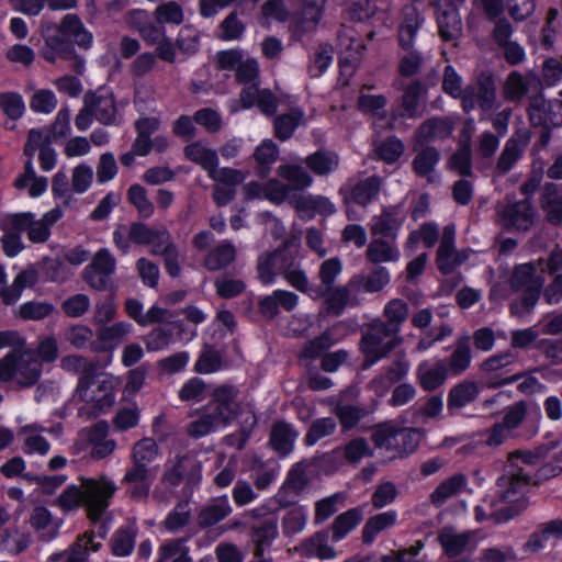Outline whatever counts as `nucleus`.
<instances>
[{
    "mask_svg": "<svg viewBox=\"0 0 562 562\" xmlns=\"http://www.w3.org/2000/svg\"><path fill=\"white\" fill-rule=\"evenodd\" d=\"M453 131V123L448 117L430 119L418 128L416 140L419 145L449 137Z\"/></svg>",
    "mask_w": 562,
    "mask_h": 562,
    "instance_id": "obj_30",
    "label": "nucleus"
},
{
    "mask_svg": "<svg viewBox=\"0 0 562 562\" xmlns=\"http://www.w3.org/2000/svg\"><path fill=\"white\" fill-rule=\"evenodd\" d=\"M86 104H91L93 115L103 124H111L115 120L116 108L112 94H92L86 97Z\"/></svg>",
    "mask_w": 562,
    "mask_h": 562,
    "instance_id": "obj_47",
    "label": "nucleus"
},
{
    "mask_svg": "<svg viewBox=\"0 0 562 562\" xmlns=\"http://www.w3.org/2000/svg\"><path fill=\"white\" fill-rule=\"evenodd\" d=\"M307 167L316 175H327L337 169L339 157L333 151H316L305 159Z\"/></svg>",
    "mask_w": 562,
    "mask_h": 562,
    "instance_id": "obj_56",
    "label": "nucleus"
},
{
    "mask_svg": "<svg viewBox=\"0 0 562 562\" xmlns=\"http://www.w3.org/2000/svg\"><path fill=\"white\" fill-rule=\"evenodd\" d=\"M37 280L38 276L35 269L27 268L20 271L10 285V290L4 291L3 302L5 304H14L21 297L23 291L27 288L34 286Z\"/></svg>",
    "mask_w": 562,
    "mask_h": 562,
    "instance_id": "obj_48",
    "label": "nucleus"
},
{
    "mask_svg": "<svg viewBox=\"0 0 562 562\" xmlns=\"http://www.w3.org/2000/svg\"><path fill=\"white\" fill-rule=\"evenodd\" d=\"M402 342L400 335L383 322L374 323L363 335L361 351L366 357L363 369H368L384 358Z\"/></svg>",
    "mask_w": 562,
    "mask_h": 562,
    "instance_id": "obj_12",
    "label": "nucleus"
},
{
    "mask_svg": "<svg viewBox=\"0 0 562 562\" xmlns=\"http://www.w3.org/2000/svg\"><path fill=\"white\" fill-rule=\"evenodd\" d=\"M231 172L221 176V179H212L215 182L213 199L218 206L232 202L236 195V187L247 178V173L240 170L231 168Z\"/></svg>",
    "mask_w": 562,
    "mask_h": 562,
    "instance_id": "obj_25",
    "label": "nucleus"
},
{
    "mask_svg": "<svg viewBox=\"0 0 562 562\" xmlns=\"http://www.w3.org/2000/svg\"><path fill=\"white\" fill-rule=\"evenodd\" d=\"M79 481L83 490L87 516L92 524H100L97 532L98 537L103 540L110 529L109 526L103 522V517L117 491V485L106 475L97 477L81 476Z\"/></svg>",
    "mask_w": 562,
    "mask_h": 562,
    "instance_id": "obj_7",
    "label": "nucleus"
},
{
    "mask_svg": "<svg viewBox=\"0 0 562 562\" xmlns=\"http://www.w3.org/2000/svg\"><path fill=\"white\" fill-rule=\"evenodd\" d=\"M46 431L45 428L38 424L27 425L22 428L21 432L24 435V451L33 454H46L49 450L48 441L42 436Z\"/></svg>",
    "mask_w": 562,
    "mask_h": 562,
    "instance_id": "obj_51",
    "label": "nucleus"
},
{
    "mask_svg": "<svg viewBox=\"0 0 562 562\" xmlns=\"http://www.w3.org/2000/svg\"><path fill=\"white\" fill-rule=\"evenodd\" d=\"M101 539L94 541V531L86 532L78 539L76 546L69 552L54 554L48 562H87L90 551H98L101 548Z\"/></svg>",
    "mask_w": 562,
    "mask_h": 562,
    "instance_id": "obj_27",
    "label": "nucleus"
},
{
    "mask_svg": "<svg viewBox=\"0 0 562 562\" xmlns=\"http://www.w3.org/2000/svg\"><path fill=\"white\" fill-rule=\"evenodd\" d=\"M416 378L425 391L431 392L446 382L448 368L442 359H427L417 366Z\"/></svg>",
    "mask_w": 562,
    "mask_h": 562,
    "instance_id": "obj_22",
    "label": "nucleus"
},
{
    "mask_svg": "<svg viewBox=\"0 0 562 562\" xmlns=\"http://www.w3.org/2000/svg\"><path fill=\"white\" fill-rule=\"evenodd\" d=\"M513 454L528 456L533 462V471L530 474L527 488L531 483L539 484L543 481L550 480L562 473V450L554 453L549 462L537 470L539 462L538 456L531 452H514Z\"/></svg>",
    "mask_w": 562,
    "mask_h": 562,
    "instance_id": "obj_28",
    "label": "nucleus"
},
{
    "mask_svg": "<svg viewBox=\"0 0 562 562\" xmlns=\"http://www.w3.org/2000/svg\"><path fill=\"white\" fill-rule=\"evenodd\" d=\"M308 518V509L303 505L292 507L282 519L284 535L292 536L304 530Z\"/></svg>",
    "mask_w": 562,
    "mask_h": 562,
    "instance_id": "obj_60",
    "label": "nucleus"
},
{
    "mask_svg": "<svg viewBox=\"0 0 562 562\" xmlns=\"http://www.w3.org/2000/svg\"><path fill=\"white\" fill-rule=\"evenodd\" d=\"M423 432L415 428H395L392 424L380 425L373 431L376 447L398 453L413 452L420 443Z\"/></svg>",
    "mask_w": 562,
    "mask_h": 562,
    "instance_id": "obj_13",
    "label": "nucleus"
},
{
    "mask_svg": "<svg viewBox=\"0 0 562 562\" xmlns=\"http://www.w3.org/2000/svg\"><path fill=\"white\" fill-rule=\"evenodd\" d=\"M368 259L374 263L397 261L400 259V250L395 244V239L382 237H373L367 249Z\"/></svg>",
    "mask_w": 562,
    "mask_h": 562,
    "instance_id": "obj_32",
    "label": "nucleus"
},
{
    "mask_svg": "<svg viewBox=\"0 0 562 562\" xmlns=\"http://www.w3.org/2000/svg\"><path fill=\"white\" fill-rule=\"evenodd\" d=\"M380 188V178L369 177L352 188L350 199L360 205H367L379 194Z\"/></svg>",
    "mask_w": 562,
    "mask_h": 562,
    "instance_id": "obj_57",
    "label": "nucleus"
},
{
    "mask_svg": "<svg viewBox=\"0 0 562 562\" xmlns=\"http://www.w3.org/2000/svg\"><path fill=\"white\" fill-rule=\"evenodd\" d=\"M528 142L529 136L527 132L519 131L515 133L505 144L497 162V169L502 172H507L518 160Z\"/></svg>",
    "mask_w": 562,
    "mask_h": 562,
    "instance_id": "obj_31",
    "label": "nucleus"
},
{
    "mask_svg": "<svg viewBox=\"0 0 562 562\" xmlns=\"http://www.w3.org/2000/svg\"><path fill=\"white\" fill-rule=\"evenodd\" d=\"M301 552L306 557H316L321 560H331L337 557L336 550L329 544L324 532H317L301 544Z\"/></svg>",
    "mask_w": 562,
    "mask_h": 562,
    "instance_id": "obj_45",
    "label": "nucleus"
},
{
    "mask_svg": "<svg viewBox=\"0 0 562 562\" xmlns=\"http://www.w3.org/2000/svg\"><path fill=\"white\" fill-rule=\"evenodd\" d=\"M402 221L395 210H385L381 215L373 217L371 233L373 237L395 239Z\"/></svg>",
    "mask_w": 562,
    "mask_h": 562,
    "instance_id": "obj_41",
    "label": "nucleus"
},
{
    "mask_svg": "<svg viewBox=\"0 0 562 562\" xmlns=\"http://www.w3.org/2000/svg\"><path fill=\"white\" fill-rule=\"evenodd\" d=\"M323 16V7L316 1L306 0L293 18L294 26L300 32L314 31Z\"/></svg>",
    "mask_w": 562,
    "mask_h": 562,
    "instance_id": "obj_39",
    "label": "nucleus"
},
{
    "mask_svg": "<svg viewBox=\"0 0 562 562\" xmlns=\"http://www.w3.org/2000/svg\"><path fill=\"white\" fill-rule=\"evenodd\" d=\"M159 456V449L153 438H143L138 440L132 448V467L139 469H157V467H148Z\"/></svg>",
    "mask_w": 562,
    "mask_h": 562,
    "instance_id": "obj_38",
    "label": "nucleus"
},
{
    "mask_svg": "<svg viewBox=\"0 0 562 562\" xmlns=\"http://www.w3.org/2000/svg\"><path fill=\"white\" fill-rule=\"evenodd\" d=\"M363 512L360 508H351L338 515L331 525V539L339 542L345 539L361 522Z\"/></svg>",
    "mask_w": 562,
    "mask_h": 562,
    "instance_id": "obj_36",
    "label": "nucleus"
},
{
    "mask_svg": "<svg viewBox=\"0 0 562 562\" xmlns=\"http://www.w3.org/2000/svg\"><path fill=\"white\" fill-rule=\"evenodd\" d=\"M479 395V386L473 381H463L454 385L448 395V409L453 413L473 402Z\"/></svg>",
    "mask_w": 562,
    "mask_h": 562,
    "instance_id": "obj_40",
    "label": "nucleus"
},
{
    "mask_svg": "<svg viewBox=\"0 0 562 562\" xmlns=\"http://www.w3.org/2000/svg\"><path fill=\"white\" fill-rule=\"evenodd\" d=\"M440 155L436 148L428 147L420 151L413 161L414 170L417 175L426 177L429 182H436L439 177L435 171L439 162Z\"/></svg>",
    "mask_w": 562,
    "mask_h": 562,
    "instance_id": "obj_49",
    "label": "nucleus"
},
{
    "mask_svg": "<svg viewBox=\"0 0 562 562\" xmlns=\"http://www.w3.org/2000/svg\"><path fill=\"white\" fill-rule=\"evenodd\" d=\"M30 524L45 541L53 540L57 536L61 526V521L59 519H55L50 512L42 506L33 509L30 517Z\"/></svg>",
    "mask_w": 562,
    "mask_h": 562,
    "instance_id": "obj_29",
    "label": "nucleus"
},
{
    "mask_svg": "<svg viewBox=\"0 0 562 562\" xmlns=\"http://www.w3.org/2000/svg\"><path fill=\"white\" fill-rule=\"evenodd\" d=\"M299 252L294 243H282V246L274 251L261 254L257 260V272L261 283L271 285L276 282L278 274H284L288 267L293 262V256Z\"/></svg>",
    "mask_w": 562,
    "mask_h": 562,
    "instance_id": "obj_14",
    "label": "nucleus"
},
{
    "mask_svg": "<svg viewBox=\"0 0 562 562\" xmlns=\"http://www.w3.org/2000/svg\"><path fill=\"white\" fill-rule=\"evenodd\" d=\"M232 513V506L228 497L222 496L215 498L212 503L205 506L199 514L198 521L202 527H212Z\"/></svg>",
    "mask_w": 562,
    "mask_h": 562,
    "instance_id": "obj_37",
    "label": "nucleus"
},
{
    "mask_svg": "<svg viewBox=\"0 0 562 562\" xmlns=\"http://www.w3.org/2000/svg\"><path fill=\"white\" fill-rule=\"evenodd\" d=\"M279 156V148L271 139H263L255 149L254 157L261 175L270 171Z\"/></svg>",
    "mask_w": 562,
    "mask_h": 562,
    "instance_id": "obj_62",
    "label": "nucleus"
},
{
    "mask_svg": "<svg viewBox=\"0 0 562 562\" xmlns=\"http://www.w3.org/2000/svg\"><path fill=\"white\" fill-rule=\"evenodd\" d=\"M42 364L30 349H14L0 359V382L21 387L34 385L41 378Z\"/></svg>",
    "mask_w": 562,
    "mask_h": 562,
    "instance_id": "obj_8",
    "label": "nucleus"
},
{
    "mask_svg": "<svg viewBox=\"0 0 562 562\" xmlns=\"http://www.w3.org/2000/svg\"><path fill=\"white\" fill-rule=\"evenodd\" d=\"M474 255L476 252L471 249L457 251L454 246H450L442 251V246H439L437 252L438 269L445 274L451 273Z\"/></svg>",
    "mask_w": 562,
    "mask_h": 562,
    "instance_id": "obj_43",
    "label": "nucleus"
},
{
    "mask_svg": "<svg viewBox=\"0 0 562 562\" xmlns=\"http://www.w3.org/2000/svg\"><path fill=\"white\" fill-rule=\"evenodd\" d=\"M342 271V262L339 258H329L324 260L318 270L319 283L313 285L311 291V299L314 301L325 299V305L328 313L339 315L342 312L335 311L329 305V299L338 286H334L337 278Z\"/></svg>",
    "mask_w": 562,
    "mask_h": 562,
    "instance_id": "obj_17",
    "label": "nucleus"
},
{
    "mask_svg": "<svg viewBox=\"0 0 562 562\" xmlns=\"http://www.w3.org/2000/svg\"><path fill=\"white\" fill-rule=\"evenodd\" d=\"M184 155L189 160L204 169L211 179H221V176L232 173L231 168H217V151L202 142H193L187 145Z\"/></svg>",
    "mask_w": 562,
    "mask_h": 562,
    "instance_id": "obj_19",
    "label": "nucleus"
},
{
    "mask_svg": "<svg viewBox=\"0 0 562 562\" xmlns=\"http://www.w3.org/2000/svg\"><path fill=\"white\" fill-rule=\"evenodd\" d=\"M465 487V476L463 474H456L442 481L431 493L430 499L436 506H441L451 497L459 495Z\"/></svg>",
    "mask_w": 562,
    "mask_h": 562,
    "instance_id": "obj_46",
    "label": "nucleus"
},
{
    "mask_svg": "<svg viewBox=\"0 0 562 562\" xmlns=\"http://www.w3.org/2000/svg\"><path fill=\"white\" fill-rule=\"evenodd\" d=\"M278 521L271 518L261 526L254 529L252 540L256 544V554H261L263 550L272 544L278 537Z\"/></svg>",
    "mask_w": 562,
    "mask_h": 562,
    "instance_id": "obj_61",
    "label": "nucleus"
},
{
    "mask_svg": "<svg viewBox=\"0 0 562 562\" xmlns=\"http://www.w3.org/2000/svg\"><path fill=\"white\" fill-rule=\"evenodd\" d=\"M496 212L499 223L507 229L528 231L535 222V212L528 200L515 202L508 199L498 203Z\"/></svg>",
    "mask_w": 562,
    "mask_h": 562,
    "instance_id": "obj_15",
    "label": "nucleus"
},
{
    "mask_svg": "<svg viewBox=\"0 0 562 562\" xmlns=\"http://www.w3.org/2000/svg\"><path fill=\"white\" fill-rule=\"evenodd\" d=\"M397 521V513L387 510L368 519L362 529V540L364 543H372L381 532L394 527Z\"/></svg>",
    "mask_w": 562,
    "mask_h": 562,
    "instance_id": "obj_35",
    "label": "nucleus"
},
{
    "mask_svg": "<svg viewBox=\"0 0 562 562\" xmlns=\"http://www.w3.org/2000/svg\"><path fill=\"white\" fill-rule=\"evenodd\" d=\"M18 189H27V193L32 198L41 196L48 187L47 178L38 177L35 172L33 161L27 159L23 175L15 180Z\"/></svg>",
    "mask_w": 562,
    "mask_h": 562,
    "instance_id": "obj_42",
    "label": "nucleus"
},
{
    "mask_svg": "<svg viewBox=\"0 0 562 562\" xmlns=\"http://www.w3.org/2000/svg\"><path fill=\"white\" fill-rule=\"evenodd\" d=\"M385 323L390 329L398 335L401 326L407 319L408 305L401 299H393L384 306Z\"/></svg>",
    "mask_w": 562,
    "mask_h": 562,
    "instance_id": "obj_58",
    "label": "nucleus"
},
{
    "mask_svg": "<svg viewBox=\"0 0 562 562\" xmlns=\"http://www.w3.org/2000/svg\"><path fill=\"white\" fill-rule=\"evenodd\" d=\"M158 562H190L187 540H169L164 542L158 552Z\"/></svg>",
    "mask_w": 562,
    "mask_h": 562,
    "instance_id": "obj_55",
    "label": "nucleus"
},
{
    "mask_svg": "<svg viewBox=\"0 0 562 562\" xmlns=\"http://www.w3.org/2000/svg\"><path fill=\"white\" fill-rule=\"evenodd\" d=\"M391 281L390 272L384 267H378L368 274H355L350 280L333 292L329 305L333 310L344 312L347 307L358 306L362 303L363 293L382 291Z\"/></svg>",
    "mask_w": 562,
    "mask_h": 562,
    "instance_id": "obj_5",
    "label": "nucleus"
},
{
    "mask_svg": "<svg viewBox=\"0 0 562 562\" xmlns=\"http://www.w3.org/2000/svg\"><path fill=\"white\" fill-rule=\"evenodd\" d=\"M120 379L105 373L99 376L83 374L79 378L75 398L83 404L79 407L80 414L98 415L113 406Z\"/></svg>",
    "mask_w": 562,
    "mask_h": 562,
    "instance_id": "obj_4",
    "label": "nucleus"
},
{
    "mask_svg": "<svg viewBox=\"0 0 562 562\" xmlns=\"http://www.w3.org/2000/svg\"><path fill=\"white\" fill-rule=\"evenodd\" d=\"M127 200L137 210L139 216L148 218L155 212L154 203L148 199L147 191L139 184H133L127 190Z\"/></svg>",
    "mask_w": 562,
    "mask_h": 562,
    "instance_id": "obj_64",
    "label": "nucleus"
},
{
    "mask_svg": "<svg viewBox=\"0 0 562 562\" xmlns=\"http://www.w3.org/2000/svg\"><path fill=\"white\" fill-rule=\"evenodd\" d=\"M533 471V462L528 456L510 454L504 474L497 482L498 499L487 501L475 507V518L508 520L527 506V485Z\"/></svg>",
    "mask_w": 562,
    "mask_h": 562,
    "instance_id": "obj_1",
    "label": "nucleus"
},
{
    "mask_svg": "<svg viewBox=\"0 0 562 562\" xmlns=\"http://www.w3.org/2000/svg\"><path fill=\"white\" fill-rule=\"evenodd\" d=\"M202 476V465L200 461L191 454L179 458L176 462L167 465L164 481L170 485H178L182 479L190 483H196Z\"/></svg>",
    "mask_w": 562,
    "mask_h": 562,
    "instance_id": "obj_21",
    "label": "nucleus"
},
{
    "mask_svg": "<svg viewBox=\"0 0 562 562\" xmlns=\"http://www.w3.org/2000/svg\"><path fill=\"white\" fill-rule=\"evenodd\" d=\"M157 473V469L130 468L126 470L122 483L128 485L127 493L132 498L144 499L149 495Z\"/></svg>",
    "mask_w": 562,
    "mask_h": 562,
    "instance_id": "obj_23",
    "label": "nucleus"
},
{
    "mask_svg": "<svg viewBox=\"0 0 562 562\" xmlns=\"http://www.w3.org/2000/svg\"><path fill=\"white\" fill-rule=\"evenodd\" d=\"M106 426L98 424L91 432V457L94 459H103L110 456L115 449V441L105 438Z\"/></svg>",
    "mask_w": 562,
    "mask_h": 562,
    "instance_id": "obj_59",
    "label": "nucleus"
},
{
    "mask_svg": "<svg viewBox=\"0 0 562 562\" xmlns=\"http://www.w3.org/2000/svg\"><path fill=\"white\" fill-rule=\"evenodd\" d=\"M169 237L165 228L155 229L140 222H135L130 227L120 225L113 232V241L123 254L128 252L130 245L133 243L150 246L151 252L158 255Z\"/></svg>",
    "mask_w": 562,
    "mask_h": 562,
    "instance_id": "obj_10",
    "label": "nucleus"
},
{
    "mask_svg": "<svg viewBox=\"0 0 562 562\" xmlns=\"http://www.w3.org/2000/svg\"><path fill=\"white\" fill-rule=\"evenodd\" d=\"M438 35H453L461 31L462 21L457 4L452 0H438L434 3Z\"/></svg>",
    "mask_w": 562,
    "mask_h": 562,
    "instance_id": "obj_24",
    "label": "nucleus"
},
{
    "mask_svg": "<svg viewBox=\"0 0 562 562\" xmlns=\"http://www.w3.org/2000/svg\"><path fill=\"white\" fill-rule=\"evenodd\" d=\"M471 359L470 336L464 335L457 341L456 349L449 360L448 370L456 374H460L470 367Z\"/></svg>",
    "mask_w": 562,
    "mask_h": 562,
    "instance_id": "obj_54",
    "label": "nucleus"
},
{
    "mask_svg": "<svg viewBox=\"0 0 562 562\" xmlns=\"http://www.w3.org/2000/svg\"><path fill=\"white\" fill-rule=\"evenodd\" d=\"M277 172L288 183H282L278 179H270L266 182V199L274 204H281L284 201L291 203L295 191H303L313 182L307 171L297 165H281Z\"/></svg>",
    "mask_w": 562,
    "mask_h": 562,
    "instance_id": "obj_9",
    "label": "nucleus"
},
{
    "mask_svg": "<svg viewBox=\"0 0 562 562\" xmlns=\"http://www.w3.org/2000/svg\"><path fill=\"white\" fill-rule=\"evenodd\" d=\"M236 256V247L231 241L223 240L205 256L204 266L210 271H217L234 262Z\"/></svg>",
    "mask_w": 562,
    "mask_h": 562,
    "instance_id": "obj_34",
    "label": "nucleus"
},
{
    "mask_svg": "<svg viewBox=\"0 0 562 562\" xmlns=\"http://www.w3.org/2000/svg\"><path fill=\"white\" fill-rule=\"evenodd\" d=\"M442 89L452 98L460 99L465 112L472 111L477 104L482 110L490 111L495 102V86L491 77L462 88V78L452 66L445 68Z\"/></svg>",
    "mask_w": 562,
    "mask_h": 562,
    "instance_id": "obj_6",
    "label": "nucleus"
},
{
    "mask_svg": "<svg viewBox=\"0 0 562 562\" xmlns=\"http://www.w3.org/2000/svg\"><path fill=\"white\" fill-rule=\"evenodd\" d=\"M237 396L238 390L234 386L217 387L213 401L188 426L189 435L199 438L228 426L240 411Z\"/></svg>",
    "mask_w": 562,
    "mask_h": 562,
    "instance_id": "obj_3",
    "label": "nucleus"
},
{
    "mask_svg": "<svg viewBox=\"0 0 562 562\" xmlns=\"http://www.w3.org/2000/svg\"><path fill=\"white\" fill-rule=\"evenodd\" d=\"M238 102L239 105L236 101L231 105L233 112L247 110L257 105L261 113L270 116L276 113L278 108L274 94L267 89L259 90L258 85L243 88Z\"/></svg>",
    "mask_w": 562,
    "mask_h": 562,
    "instance_id": "obj_20",
    "label": "nucleus"
},
{
    "mask_svg": "<svg viewBox=\"0 0 562 562\" xmlns=\"http://www.w3.org/2000/svg\"><path fill=\"white\" fill-rule=\"evenodd\" d=\"M74 52V44L70 37H47L45 47L43 48V56L49 61H55L59 58H71Z\"/></svg>",
    "mask_w": 562,
    "mask_h": 562,
    "instance_id": "obj_53",
    "label": "nucleus"
},
{
    "mask_svg": "<svg viewBox=\"0 0 562 562\" xmlns=\"http://www.w3.org/2000/svg\"><path fill=\"white\" fill-rule=\"evenodd\" d=\"M299 432L285 422H277L271 430L270 442L282 456L289 454L294 447Z\"/></svg>",
    "mask_w": 562,
    "mask_h": 562,
    "instance_id": "obj_33",
    "label": "nucleus"
},
{
    "mask_svg": "<svg viewBox=\"0 0 562 562\" xmlns=\"http://www.w3.org/2000/svg\"><path fill=\"white\" fill-rule=\"evenodd\" d=\"M137 527L134 522L121 527L113 536L112 551L117 557L130 555L135 546Z\"/></svg>",
    "mask_w": 562,
    "mask_h": 562,
    "instance_id": "obj_52",
    "label": "nucleus"
},
{
    "mask_svg": "<svg viewBox=\"0 0 562 562\" xmlns=\"http://www.w3.org/2000/svg\"><path fill=\"white\" fill-rule=\"evenodd\" d=\"M56 505L64 513L77 512L82 505L85 506V496L81 485L71 484L67 486L57 497Z\"/></svg>",
    "mask_w": 562,
    "mask_h": 562,
    "instance_id": "obj_63",
    "label": "nucleus"
},
{
    "mask_svg": "<svg viewBox=\"0 0 562 562\" xmlns=\"http://www.w3.org/2000/svg\"><path fill=\"white\" fill-rule=\"evenodd\" d=\"M544 270L554 276L552 283L544 291L546 301L549 304L560 302L562 299V270H553L551 257L546 263L539 262L538 266L524 263L515 269L512 277V288L519 295V299L510 305L513 315L522 318L533 311L544 283L542 276Z\"/></svg>",
    "mask_w": 562,
    "mask_h": 562,
    "instance_id": "obj_2",
    "label": "nucleus"
},
{
    "mask_svg": "<svg viewBox=\"0 0 562 562\" xmlns=\"http://www.w3.org/2000/svg\"><path fill=\"white\" fill-rule=\"evenodd\" d=\"M305 123V114L300 109H292L288 114L279 115L274 119L276 136L285 140L292 136L294 131Z\"/></svg>",
    "mask_w": 562,
    "mask_h": 562,
    "instance_id": "obj_50",
    "label": "nucleus"
},
{
    "mask_svg": "<svg viewBox=\"0 0 562 562\" xmlns=\"http://www.w3.org/2000/svg\"><path fill=\"white\" fill-rule=\"evenodd\" d=\"M61 215L63 213L59 207L49 210L40 218L31 212L9 214L4 216V225L9 229H18L19 233H25L32 243L42 244L49 238L52 226Z\"/></svg>",
    "mask_w": 562,
    "mask_h": 562,
    "instance_id": "obj_11",
    "label": "nucleus"
},
{
    "mask_svg": "<svg viewBox=\"0 0 562 562\" xmlns=\"http://www.w3.org/2000/svg\"><path fill=\"white\" fill-rule=\"evenodd\" d=\"M517 361L513 351L494 355L482 363V371L488 376L490 386L509 384L517 380L516 374L510 373V367Z\"/></svg>",
    "mask_w": 562,
    "mask_h": 562,
    "instance_id": "obj_18",
    "label": "nucleus"
},
{
    "mask_svg": "<svg viewBox=\"0 0 562 562\" xmlns=\"http://www.w3.org/2000/svg\"><path fill=\"white\" fill-rule=\"evenodd\" d=\"M541 207L551 224H562V193L557 186H546L541 196Z\"/></svg>",
    "mask_w": 562,
    "mask_h": 562,
    "instance_id": "obj_44",
    "label": "nucleus"
},
{
    "mask_svg": "<svg viewBox=\"0 0 562 562\" xmlns=\"http://www.w3.org/2000/svg\"><path fill=\"white\" fill-rule=\"evenodd\" d=\"M116 267L115 258L105 248L99 250L82 272L83 280L94 290H106Z\"/></svg>",
    "mask_w": 562,
    "mask_h": 562,
    "instance_id": "obj_16",
    "label": "nucleus"
},
{
    "mask_svg": "<svg viewBox=\"0 0 562 562\" xmlns=\"http://www.w3.org/2000/svg\"><path fill=\"white\" fill-rule=\"evenodd\" d=\"M134 326L130 322L120 321L111 325L100 326L97 330L102 349L115 350L132 333Z\"/></svg>",
    "mask_w": 562,
    "mask_h": 562,
    "instance_id": "obj_26",
    "label": "nucleus"
}]
</instances>
